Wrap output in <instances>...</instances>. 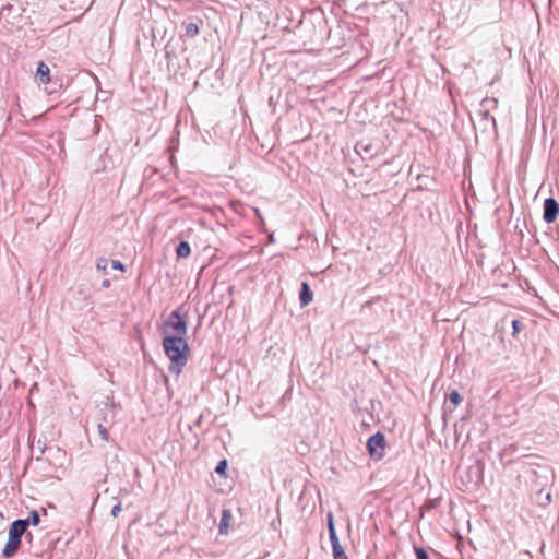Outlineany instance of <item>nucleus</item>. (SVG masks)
I'll return each mask as SVG.
<instances>
[{"mask_svg": "<svg viewBox=\"0 0 559 559\" xmlns=\"http://www.w3.org/2000/svg\"><path fill=\"white\" fill-rule=\"evenodd\" d=\"M385 437L381 432L372 435L367 441V449L371 457L381 460L385 450Z\"/></svg>", "mask_w": 559, "mask_h": 559, "instance_id": "20e7f679", "label": "nucleus"}, {"mask_svg": "<svg viewBox=\"0 0 559 559\" xmlns=\"http://www.w3.org/2000/svg\"><path fill=\"white\" fill-rule=\"evenodd\" d=\"M226 468H227V462L225 460H223V461L218 462V464L215 468V472L217 474H223V473H225Z\"/></svg>", "mask_w": 559, "mask_h": 559, "instance_id": "aec40b11", "label": "nucleus"}, {"mask_svg": "<svg viewBox=\"0 0 559 559\" xmlns=\"http://www.w3.org/2000/svg\"><path fill=\"white\" fill-rule=\"evenodd\" d=\"M190 245L187 241H180L176 248V253L178 258H187L190 255Z\"/></svg>", "mask_w": 559, "mask_h": 559, "instance_id": "9d476101", "label": "nucleus"}, {"mask_svg": "<svg viewBox=\"0 0 559 559\" xmlns=\"http://www.w3.org/2000/svg\"><path fill=\"white\" fill-rule=\"evenodd\" d=\"M559 214V204L554 198H548L544 202V214L543 218L547 223L556 221Z\"/></svg>", "mask_w": 559, "mask_h": 559, "instance_id": "39448f33", "label": "nucleus"}, {"mask_svg": "<svg viewBox=\"0 0 559 559\" xmlns=\"http://www.w3.org/2000/svg\"><path fill=\"white\" fill-rule=\"evenodd\" d=\"M97 429H98V433L100 436V438L108 442L109 441V432L106 428V426L104 425V423H99L98 426H97Z\"/></svg>", "mask_w": 559, "mask_h": 559, "instance_id": "ddd939ff", "label": "nucleus"}, {"mask_svg": "<svg viewBox=\"0 0 559 559\" xmlns=\"http://www.w3.org/2000/svg\"><path fill=\"white\" fill-rule=\"evenodd\" d=\"M355 150L362 158H372L377 154L371 143L362 141L356 144Z\"/></svg>", "mask_w": 559, "mask_h": 559, "instance_id": "423d86ee", "label": "nucleus"}, {"mask_svg": "<svg viewBox=\"0 0 559 559\" xmlns=\"http://www.w3.org/2000/svg\"><path fill=\"white\" fill-rule=\"evenodd\" d=\"M121 510H122V507H121V504H120V503L115 504V506L112 507V509H111V515H112L114 518H117V516L119 515V513L121 512Z\"/></svg>", "mask_w": 559, "mask_h": 559, "instance_id": "4be33fe9", "label": "nucleus"}, {"mask_svg": "<svg viewBox=\"0 0 559 559\" xmlns=\"http://www.w3.org/2000/svg\"><path fill=\"white\" fill-rule=\"evenodd\" d=\"M233 519L231 512L227 509H224L222 512L221 521H219V534L225 535L228 532V527L230 521Z\"/></svg>", "mask_w": 559, "mask_h": 559, "instance_id": "1a4fd4ad", "label": "nucleus"}, {"mask_svg": "<svg viewBox=\"0 0 559 559\" xmlns=\"http://www.w3.org/2000/svg\"><path fill=\"white\" fill-rule=\"evenodd\" d=\"M160 332L163 336L183 337L188 333V321L186 317L181 314V308H178L170 312V314L163 321Z\"/></svg>", "mask_w": 559, "mask_h": 559, "instance_id": "f03ea898", "label": "nucleus"}, {"mask_svg": "<svg viewBox=\"0 0 559 559\" xmlns=\"http://www.w3.org/2000/svg\"><path fill=\"white\" fill-rule=\"evenodd\" d=\"M313 294L310 289V286L307 282L301 283L300 294H299V300L301 307H305L309 305L312 301Z\"/></svg>", "mask_w": 559, "mask_h": 559, "instance_id": "0eeeda50", "label": "nucleus"}, {"mask_svg": "<svg viewBox=\"0 0 559 559\" xmlns=\"http://www.w3.org/2000/svg\"><path fill=\"white\" fill-rule=\"evenodd\" d=\"M103 420H104L105 423H107V421H108L107 415H105V416H104Z\"/></svg>", "mask_w": 559, "mask_h": 559, "instance_id": "a878e982", "label": "nucleus"}, {"mask_svg": "<svg viewBox=\"0 0 559 559\" xmlns=\"http://www.w3.org/2000/svg\"><path fill=\"white\" fill-rule=\"evenodd\" d=\"M108 261L104 258L97 260L96 267L99 271H105L107 269Z\"/></svg>", "mask_w": 559, "mask_h": 559, "instance_id": "6ab92c4d", "label": "nucleus"}, {"mask_svg": "<svg viewBox=\"0 0 559 559\" xmlns=\"http://www.w3.org/2000/svg\"><path fill=\"white\" fill-rule=\"evenodd\" d=\"M49 73V67L43 61L39 62L36 70V76L40 83L47 84L50 81Z\"/></svg>", "mask_w": 559, "mask_h": 559, "instance_id": "6e6552de", "label": "nucleus"}, {"mask_svg": "<svg viewBox=\"0 0 559 559\" xmlns=\"http://www.w3.org/2000/svg\"><path fill=\"white\" fill-rule=\"evenodd\" d=\"M185 35L187 37H195L199 34V25L197 23L190 22L185 23Z\"/></svg>", "mask_w": 559, "mask_h": 559, "instance_id": "9b49d317", "label": "nucleus"}, {"mask_svg": "<svg viewBox=\"0 0 559 559\" xmlns=\"http://www.w3.org/2000/svg\"><path fill=\"white\" fill-rule=\"evenodd\" d=\"M512 326H513V335H515L521 330L522 323L519 320H513Z\"/></svg>", "mask_w": 559, "mask_h": 559, "instance_id": "5701e85b", "label": "nucleus"}, {"mask_svg": "<svg viewBox=\"0 0 559 559\" xmlns=\"http://www.w3.org/2000/svg\"><path fill=\"white\" fill-rule=\"evenodd\" d=\"M416 559H429L427 551L424 548L415 547Z\"/></svg>", "mask_w": 559, "mask_h": 559, "instance_id": "dca6fc26", "label": "nucleus"}, {"mask_svg": "<svg viewBox=\"0 0 559 559\" xmlns=\"http://www.w3.org/2000/svg\"><path fill=\"white\" fill-rule=\"evenodd\" d=\"M111 266H112V269H115V270H119V271H124V269H126V267H124V264H123V263H121V262H120V261H118V260H114V261H111Z\"/></svg>", "mask_w": 559, "mask_h": 559, "instance_id": "412c9836", "label": "nucleus"}, {"mask_svg": "<svg viewBox=\"0 0 559 559\" xmlns=\"http://www.w3.org/2000/svg\"><path fill=\"white\" fill-rule=\"evenodd\" d=\"M333 550V558L334 559H348L347 558V555L345 554L344 549L342 546L340 547H336Z\"/></svg>", "mask_w": 559, "mask_h": 559, "instance_id": "2eb2a0df", "label": "nucleus"}, {"mask_svg": "<svg viewBox=\"0 0 559 559\" xmlns=\"http://www.w3.org/2000/svg\"><path fill=\"white\" fill-rule=\"evenodd\" d=\"M102 286L105 288H108L110 286V281L109 280L103 281Z\"/></svg>", "mask_w": 559, "mask_h": 559, "instance_id": "393cba45", "label": "nucleus"}, {"mask_svg": "<svg viewBox=\"0 0 559 559\" xmlns=\"http://www.w3.org/2000/svg\"><path fill=\"white\" fill-rule=\"evenodd\" d=\"M329 537L332 545V549L341 546L336 532L330 533Z\"/></svg>", "mask_w": 559, "mask_h": 559, "instance_id": "f3484780", "label": "nucleus"}, {"mask_svg": "<svg viewBox=\"0 0 559 559\" xmlns=\"http://www.w3.org/2000/svg\"><path fill=\"white\" fill-rule=\"evenodd\" d=\"M17 521H25L27 523V527H28L29 525H34V526L38 525L40 522V518H39L38 512L36 510H33L29 512L28 518L19 519Z\"/></svg>", "mask_w": 559, "mask_h": 559, "instance_id": "f8f14e48", "label": "nucleus"}, {"mask_svg": "<svg viewBox=\"0 0 559 559\" xmlns=\"http://www.w3.org/2000/svg\"><path fill=\"white\" fill-rule=\"evenodd\" d=\"M328 530H329V534L330 533H333V532H336L335 531V527H334V521H333V514L332 512H329L328 515Z\"/></svg>", "mask_w": 559, "mask_h": 559, "instance_id": "a211bd4d", "label": "nucleus"}, {"mask_svg": "<svg viewBox=\"0 0 559 559\" xmlns=\"http://www.w3.org/2000/svg\"><path fill=\"white\" fill-rule=\"evenodd\" d=\"M27 530L25 521H13L9 528V538L2 549V556L7 559L12 558L19 550L21 539Z\"/></svg>", "mask_w": 559, "mask_h": 559, "instance_id": "7ed1b4c3", "label": "nucleus"}, {"mask_svg": "<svg viewBox=\"0 0 559 559\" xmlns=\"http://www.w3.org/2000/svg\"><path fill=\"white\" fill-rule=\"evenodd\" d=\"M449 401L454 406L459 405L460 402L462 401L461 394L456 390L451 391L450 394H449Z\"/></svg>", "mask_w": 559, "mask_h": 559, "instance_id": "4468645a", "label": "nucleus"}, {"mask_svg": "<svg viewBox=\"0 0 559 559\" xmlns=\"http://www.w3.org/2000/svg\"><path fill=\"white\" fill-rule=\"evenodd\" d=\"M108 405H109V407H110V411H111V412H114V409H115L116 407H119V405H118V404H116V403H115V402H112V401H110Z\"/></svg>", "mask_w": 559, "mask_h": 559, "instance_id": "b1692460", "label": "nucleus"}, {"mask_svg": "<svg viewBox=\"0 0 559 559\" xmlns=\"http://www.w3.org/2000/svg\"><path fill=\"white\" fill-rule=\"evenodd\" d=\"M163 348L170 360L168 370L178 376L188 362L189 346L183 337L165 336L163 337Z\"/></svg>", "mask_w": 559, "mask_h": 559, "instance_id": "f257e3e1", "label": "nucleus"}]
</instances>
